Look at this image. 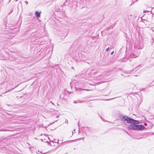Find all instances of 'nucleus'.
<instances>
[{"label":"nucleus","instance_id":"nucleus-1","mask_svg":"<svg viewBox=\"0 0 154 154\" xmlns=\"http://www.w3.org/2000/svg\"><path fill=\"white\" fill-rule=\"evenodd\" d=\"M122 119L125 121H126L128 123L131 124L129 125L128 128L132 130H141L145 128V127L143 125H137L139 123L138 121L135 120L128 116L125 115L122 117Z\"/></svg>","mask_w":154,"mask_h":154},{"label":"nucleus","instance_id":"nucleus-3","mask_svg":"<svg viewBox=\"0 0 154 154\" xmlns=\"http://www.w3.org/2000/svg\"><path fill=\"white\" fill-rule=\"evenodd\" d=\"M41 13V12H39L38 11H36L35 13V15L38 18L40 17Z\"/></svg>","mask_w":154,"mask_h":154},{"label":"nucleus","instance_id":"nucleus-15","mask_svg":"<svg viewBox=\"0 0 154 154\" xmlns=\"http://www.w3.org/2000/svg\"><path fill=\"white\" fill-rule=\"evenodd\" d=\"M148 11H144L143 12L144 13H146V12H147Z\"/></svg>","mask_w":154,"mask_h":154},{"label":"nucleus","instance_id":"nucleus-4","mask_svg":"<svg viewBox=\"0 0 154 154\" xmlns=\"http://www.w3.org/2000/svg\"><path fill=\"white\" fill-rule=\"evenodd\" d=\"M139 55V54H137V55L134 54H132L130 55V57L132 58H135L137 57Z\"/></svg>","mask_w":154,"mask_h":154},{"label":"nucleus","instance_id":"nucleus-6","mask_svg":"<svg viewBox=\"0 0 154 154\" xmlns=\"http://www.w3.org/2000/svg\"><path fill=\"white\" fill-rule=\"evenodd\" d=\"M77 89V90L79 91H80V90H86L87 91H88L89 90L88 89H82V88H79Z\"/></svg>","mask_w":154,"mask_h":154},{"label":"nucleus","instance_id":"nucleus-9","mask_svg":"<svg viewBox=\"0 0 154 154\" xmlns=\"http://www.w3.org/2000/svg\"><path fill=\"white\" fill-rule=\"evenodd\" d=\"M7 131V130L5 129H2L0 130V131Z\"/></svg>","mask_w":154,"mask_h":154},{"label":"nucleus","instance_id":"nucleus-24","mask_svg":"<svg viewBox=\"0 0 154 154\" xmlns=\"http://www.w3.org/2000/svg\"><path fill=\"white\" fill-rule=\"evenodd\" d=\"M72 69H73V67H72Z\"/></svg>","mask_w":154,"mask_h":154},{"label":"nucleus","instance_id":"nucleus-2","mask_svg":"<svg viewBox=\"0 0 154 154\" xmlns=\"http://www.w3.org/2000/svg\"><path fill=\"white\" fill-rule=\"evenodd\" d=\"M143 47V46L142 43H140L139 45H137V48L138 49H142Z\"/></svg>","mask_w":154,"mask_h":154},{"label":"nucleus","instance_id":"nucleus-10","mask_svg":"<svg viewBox=\"0 0 154 154\" xmlns=\"http://www.w3.org/2000/svg\"><path fill=\"white\" fill-rule=\"evenodd\" d=\"M110 29V28H109V27H108L106 29V30H108Z\"/></svg>","mask_w":154,"mask_h":154},{"label":"nucleus","instance_id":"nucleus-12","mask_svg":"<svg viewBox=\"0 0 154 154\" xmlns=\"http://www.w3.org/2000/svg\"><path fill=\"white\" fill-rule=\"evenodd\" d=\"M71 141V140H69V142H70V141ZM69 142V141H65V142H64L62 143L61 144H63V143H66V142Z\"/></svg>","mask_w":154,"mask_h":154},{"label":"nucleus","instance_id":"nucleus-22","mask_svg":"<svg viewBox=\"0 0 154 154\" xmlns=\"http://www.w3.org/2000/svg\"><path fill=\"white\" fill-rule=\"evenodd\" d=\"M59 117H58V116H57V117H56V118H58Z\"/></svg>","mask_w":154,"mask_h":154},{"label":"nucleus","instance_id":"nucleus-8","mask_svg":"<svg viewBox=\"0 0 154 154\" xmlns=\"http://www.w3.org/2000/svg\"><path fill=\"white\" fill-rule=\"evenodd\" d=\"M112 49L111 48H107L106 50V51H108L109 49Z\"/></svg>","mask_w":154,"mask_h":154},{"label":"nucleus","instance_id":"nucleus-26","mask_svg":"<svg viewBox=\"0 0 154 154\" xmlns=\"http://www.w3.org/2000/svg\"><path fill=\"white\" fill-rule=\"evenodd\" d=\"M121 75H123L122 74H121Z\"/></svg>","mask_w":154,"mask_h":154},{"label":"nucleus","instance_id":"nucleus-20","mask_svg":"<svg viewBox=\"0 0 154 154\" xmlns=\"http://www.w3.org/2000/svg\"><path fill=\"white\" fill-rule=\"evenodd\" d=\"M100 118H101V119H103V118H102V117H101V116H100Z\"/></svg>","mask_w":154,"mask_h":154},{"label":"nucleus","instance_id":"nucleus-16","mask_svg":"<svg viewBox=\"0 0 154 154\" xmlns=\"http://www.w3.org/2000/svg\"><path fill=\"white\" fill-rule=\"evenodd\" d=\"M114 53V51H113L111 53V55H112Z\"/></svg>","mask_w":154,"mask_h":154},{"label":"nucleus","instance_id":"nucleus-19","mask_svg":"<svg viewBox=\"0 0 154 154\" xmlns=\"http://www.w3.org/2000/svg\"><path fill=\"white\" fill-rule=\"evenodd\" d=\"M116 98V97H115V98H112V99H111V100H112V99H115V98Z\"/></svg>","mask_w":154,"mask_h":154},{"label":"nucleus","instance_id":"nucleus-21","mask_svg":"<svg viewBox=\"0 0 154 154\" xmlns=\"http://www.w3.org/2000/svg\"><path fill=\"white\" fill-rule=\"evenodd\" d=\"M47 50H48V51H49V49H47Z\"/></svg>","mask_w":154,"mask_h":154},{"label":"nucleus","instance_id":"nucleus-14","mask_svg":"<svg viewBox=\"0 0 154 154\" xmlns=\"http://www.w3.org/2000/svg\"><path fill=\"white\" fill-rule=\"evenodd\" d=\"M109 27V28H110V29H112L113 28V27H112V26H111Z\"/></svg>","mask_w":154,"mask_h":154},{"label":"nucleus","instance_id":"nucleus-13","mask_svg":"<svg viewBox=\"0 0 154 154\" xmlns=\"http://www.w3.org/2000/svg\"><path fill=\"white\" fill-rule=\"evenodd\" d=\"M25 3H26V4H28V2L27 1H25Z\"/></svg>","mask_w":154,"mask_h":154},{"label":"nucleus","instance_id":"nucleus-18","mask_svg":"<svg viewBox=\"0 0 154 154\" xmlns=\"http://www.w3.org/2000/svg\"><path fill=\"white\" fill-rule=\"evenodd\" d=\"M102 121H105V119H102Z\"/></svg>","mask_w":154,"mask_h":154},{"label":"nucleus","instance_id":"nucleus-11","mask_svg":"<svg viewBox=\"0 0 154 154\" xmlns=\"http://www.w3.org/2000/svg\"><path fill=\"white\" fill-rule=\"evenodd\" d=\"M65 122L67 124H68V121L67 119H66Z\"/></svg>","mask_w":154,"mask_h":154},{"label":"nucleus","instance_id":"nucleus-25","mask_svg":"<svg viewBox=\"0 0 154 154\" xmlns=\"http://www.w3.org/2000/svg\"><path fill=\"white\" fill-rule=\"evenodd\" d=\"M82 140H84V138H83Z\"/></svg>","mask_w":154,"mask_h":154},{"label":"nucleus","instance_id":"nucleus-5","mask_svg":"<svg viewBox=\"0 0 154 154\" xmlns=\"http://www.w3.org/2000/svg\"><path fill=\"white\" fill-rule=\"evenodd\" d=\"M84 101H82V100H78L77 101H74L73 103H81Z\"/></svg>","mask_w":154,"mask_h":154},{"label":"nucleus","instance_id":"nucleus-28","mask_svg":"<svg viewBox=\"0 0 154 154\" xmlns=\"http://www.w3.org/2000/svg\"><path fill=\"white\" fill-rule=\"evenodd\" d=\"M137 0H136V1H137Z\"/></svg>","mask_w":154,"mask_h":154},{"label":"nucleus","instance_id":"nucleus-17","mask_svg":"<svg viewBox=\"0 0 154 154\" xmlns=\"http://www.w3.org/2000/svg\"><path fill=\"white\" fill-rule=\"evenodd\" d=\"M144 125L145 126H146L147 125V124L146 123H144Z\"/></svg>","mask_w":154,"mask_h":154},{"label":"nucleus","instance_id":"nucleus-27","mask_svg":"<svg viewBox=\"0 0 154 154\" xmlns=\"http://www.w3.org/2000/svg\"><path fill=\"white\" fill-rule=\"evenodd\" d=\"M57 120L56 121H55V122H57Z\"/></svg>","mask_w":154,"mask_h":154},{"label":"nucleus","instance_id":"nucleus-23","mask_svg":"<svg viewBox=\"0 0 154 154\" xmlns=\"http://www.w3.org/2000/svg\"><path fill=\"white\" fill-rule=\"evenodd\" d=\"M41 140L42 141H43V140H42V139H41Z\"/></svg>","mask_w":154,"mask_h":154},{"label":"nucleus","instance_id":"nucleus-7","mask_svg":"<svg viewBox=\"0 0 154 154\" xmlns=\"http://www.w3.org/2000/svg\"><path fill=\"white\" fill-rule=\"evenodd\" d=\"M131 72V71H126L124 72V73L125 74H129Z\"/></svg>","mask_w":154,"mask_h":154}]
</instances>
